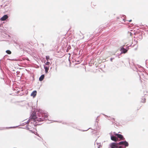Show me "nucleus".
Segmentation results:
<instances>
[{
	"instance_id": "1",
	"label": "nucleus",
	"mask_w": 148,
	"mask_h": 148,
	"mask_svg": "<svg viewBox=\"0 0 148 148\" xmlns=\"http://www.w3.org/2000/svg\"><path fill=\"white\" fill-rule=\"evenodd\" d=\"M48 117V115L46 114L43 113L40 114L39 115V120H38L39 121H42L46 119V118Z\"/></svg>"
},
{
	"instance_id": "2",
	"label": "nucleus",
	"mask_w": 148,
	"mask_h": 148,
	"mask_svg": "<svg viewBox=\"0 0 148 148\" xmlns=\"http://www.w3.org/2000/svg\"><path fill=\"white\" fill-rule=\"evenodd\" d=\"M109 148H122V146H119L118 143H112L110 145V147Z\"/></svg>"
},
{
	"instance_id": "3",
	"label": "nucleus",
	"mask_w": 148,
	"mask_h": 148,
	"mask_svg": "<svg viewBox=\"0 0 148 148\" xmlns=\"http://www.w3.org/2000/svg\"><path fill=\"white\" fill-rule=\"evenodd\" d=\"M39 117V116H38V117H37L36 113L35 112L32 113L31 116V119H33L35 121H39L38 120H39V119H38Z\"/></svg>"
},
{
	"instance_id": "4",
	"label": "nucleus",
	"mask_w": 148,
	"mask_h": 148,
	"mask_svg": "<svg viewBox=\"0 0 148 148\" xmlns=\"http://www.w3.org/2000/svg\"><path fill=\"white\" fill-rule=\"evenodd\" d=\"M118 144L119 146V145H125V147H127L129 145L128 143L126 141H121L119 143H118Z\"/></svg>"
},
{
	"instance_id": "5",
	"label": "nucleus",
	"mask_w": 148,
	"mask_h": 148,
	"mask_svg": "<svg viewBox=\"0 0 148 148\" xmlns=\"http://www.w3.org/2000/svg\"><path fill=\"white\" fill-rule=\"evenodd\" d=\"M115 135L117 136V138H119L120 139V140H124L125 139V138L123 137V136L121 134H115Z\"/></svg>"
},
{
	"instance_id": "6",
	"label": "nucleus",
	"mask_w": 148,
	"mask_h": 148,
	"mask_svg": "<svg viewBox=\"0 0 148 148\" xmlns=\"http://www.w3.org/2000/svg\"><path fill=\"white\" fill-rule=\"evenodd\" d=\"M8 18V15H5L1 18V19L2 21H4Z\"/></svg>"
},
{
	"instance_id": "7",
	"label": "nucleus",
	"mask_w": 148,
	"mask_h": 148,
	"mask_svg": "<svg viewBox=\"0 0 148 148\" xmlns=\"http://www.w3.org/2000/svg\"><path fill=\"white\" fill-rule=\"evenodd\" d=\"M111 138L112 140L115 141H116L118 140V138L115 136H111Z\"/></svg>"
},
{
	"instance_id": "8",
	"label": "nucleus",
	"mask_w": 148,
	"mask_h": 148,
	"mask_svg": "<svg viewBox=\"0 0 148 148\" xmlns=\"http://www.w3.org/2000/svg\"><path fill=\"white\" fill-rule=\"evenodd\" d=\"M121 51H122V52L123 53H125L127 51V50L124 49V48L122 47L121 48Z\"/></svg>"
},
{
	"instance_id": "9",
	"label": "nucleus",
	"mask_w": 148,
	"mask_h": 148,
	"mask_svg": "<svg viewBox=\"0 0 148 148\" xmlns=\"http://www.w3.org/2000/svg\"><path fill=\"white\" fill-rule=\"evenodd\" d=\"M45 75H41V76L39 78V80L40 81H42L44 78Z\"/></svg>"
},
{
	"instance_id": "10",
	"label": "nucleus",
	"mask_w": 148,
	"mask_h": 148,
	"mask_svg": "<svg viewBox=\"0 0 148 148\" xmlns=\"http://www.w3.org/2000/svg\"><path fill=\"white\" fill-rule=\"evenodd\" d=\"M49 66H44V69H45V72L46 73L48 72V71L49 69Z\"/></svg>"
},
{
	"instance_id": "11",
	"label": "nucleus",
	"mask_w": 148,
	"mask_h": 148,
	"mask_svg": "<svg viewBox=\"0 0 148 148\" xmlns=\"http://www.w3.org/2000/svg\"><path fill=\"white\" fill-rule=\"evenodd\" d=\"M36 93H32L31 95L32 96H33V97H35L36 95Z\"/></svg>"
},
{
	"instance_id": "12",
	"label": "nucleus",
	"mask_w": 148,
	"mask_h": 148,
	"mask_svg": "<svg viewBox=\"0 0 148 148\" xmlns=\"http://www.w3.org/2000/svg\"><path fill=\"white\" fill-rule=\"evenodd\" d=\"M6 52L7 53H8L9 54H10L11 53V52L9 50H7L6 51Z\"/></svg>"
},
{
	"instance_id": "13",
	"label": "nucleus",
	"mask_w": 148,
	"mask_h": 148,
	"mask_svg": "<svg viewBox=\"0 0 148 148\" xmlns=\"http://www.w3.org/2000/svg\"><path fill=\"white\" fill-rule=\"evenodd\" d=\"M46 59H47V61H48V60L49 58V56H46Z\"/></svg>"
},
{
	"instance_id": "14",
	"label": "nucleus",
	"mask_w": 148,
	"mask_h": 148,
	"mask_svg": "<svg viewBox=\"0 0 148 148\" xmlns=\"http://www.w3.org/2000/svg\"><path fill=\"white\" fill-rule=\"evenodd\" d=\"M50 64V62H48V61L46 63V64L47 65H49Z\"/></svg>"
},
{
	"instance_id": "15",
	"label": "nucleus",
	"mask_w": 148,
	"mask_h": 148,
	"mask_svg": "<svg viewBox=\"0 0 148 148\" xmlns=\"http://www.w3.org/2000/svg\"><path fill=\"white\" fill-rule=\"evenodd\" d=\"M129 33L130 34V36H132V34L130 32Z\"/></svg>"
},
{
	"instance_id": "16",
	"label": "nucleus",
	"mask_w": 148,
	"mask_h": 148,
	"mask_svg": "<svg viewBox=\"0 0 148 148\" xmlns=\"http://www.w3.org/2000/svg\"><path fill=\"white\" fill-rule=\"evenodd\" d=\"M32 92H37L36 91V90H35V91H33Z\"/></svg>"
},
{
	"instance_id": "17",
	"label": "nucleus",
	"mask_w": 148,
	"mask_h": 148,
	"mask_svg": "<svg viewBox=\"0 0 148 148\" xmlns=\"http://www.w3.org/2000/svg\"><path fill=\"white\" fill-rule=\"evenodd\" d=\"M140 39H142V36H140Z\"/></svg>"
},
{
	"instance_id": "18",
	"label": "nucleus",
	"mask_w": 148,
	"mask_h": 148,
	"mask_svg": "<svg viewBox=\"0 0 148 148\" xmlns=\"http://www.w3.org/2000/svg\"><path fill=\"white\" fill-rule=\"evenodd\" d=\"M131 21H132V20H131L129 21V22H131Z\"/></svg>"
},
{
	"instance_id": "19",
	"label": "nucleus",
	"mask_w": 148,
	"mask_h": 148,
	"mask_svg": "<svg viewBox=\"0 0 148 148\" xmlns=\"http://www.w3.org/2000/svg\"><path fill=\"white\" fill-rule=\"evenodd\" d=\"M98 148H100V147L99 146L98 147Z\"/></svg>"
}]
</instances>
